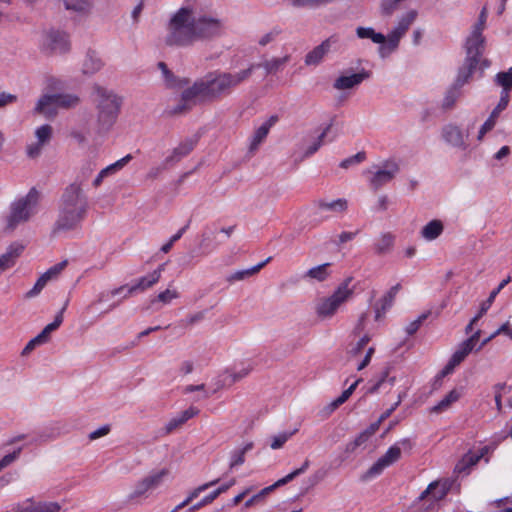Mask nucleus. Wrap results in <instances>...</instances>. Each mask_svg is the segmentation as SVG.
I'll use <instances>...</instances> for the list:
<instances>
[{
  "label": "nucleus",
  "instance_id": "obj_11",
  "mask_svg": "<svg viewBox=\"0 0 512 512\" xmlns=\"http://www.w3.org/2000/svg\"><path fill=\"white\" fill-rule=\"evenodd\" d=\"M484 50H485V37L483 36V34H476V33L471 32L469 37L466 39V43H465V51H466L465 60L479 64L481 57L484 53Z\"/></svg>",
  "mask_w": 512,
  "mask_h": 512
},
{
  "label": "nucleus",
  "instance_id": "obj_63",
  "mask_svg": "<svg viewBox=\"0 0 512 512\" xmlns=\"http://www.w3.org/2000/svg\"><path fill=\"white\" fill-rule=\"evenodd\" d=\"M88 134V129H72L70 132V136L79 144L86 143Z\"/></svg>",
  "mask_w": 512,
  "mask_h": 512
},
{
  "label": "nucleus",
  "instance_id": "obj_64",
  "mask_svg": "<svg viewBox=\"0 0 512 512\" xmlns=\"http://www.w3.org/2000/svg\"><path fill=\"white\" fill-rule=\"evenodd\" d=\"M371 437L370 431H363L360 433L353 442L348 445V449L353 451L358 446L364 444Z\"/></svg>",
  "mask_w": 512,
  "mask_h": 512
},
{
  "label": "nucleus",
  "instance_id": "obj_30",
  "mask_svg": "<svg viewBox=\"0 0 512 512\" xmlns=\"http://www.w3.org/2000/svg\"><path fill=\"white\" fill-rule=\"evenodd\" d=\"M236 483V480L233 478L229 482L221 485L217 489L213 490L211 493L206 495L200 502L196 503L192 506V510H197L207 504L212 503L217 497H219L222 493H225L230 487H232Z\"/></svg>",
  "mask_w": 512,
  "mask_h": 512
},
{
  "label": "nucleus",
  "instance_id": "obj_22",
  "mask_svg": "<svg viewBox=\"0 0 512 512\" xmlns=\"http://www.w3.org/2000/svg\"><path fill=\"white\" fill-rule=\"evenodd\" d=\"M158 281H159V273L151 272L150 274L139 278L134 285H132L130 287L126 286L127 293L124 295L123 298L129 297L136 291H144V290L152 287Z\"/></svg>",
  "mask_w": 512,
  "mask_h": 512
},
{
  "label": "nucleus",
  "instance_id": "obj_33",
  "mask_svg": "<svg viewBox=\"0 0 512 512\" xmlns=\"http://www.w3.org/2000/svg\"><path fill=\"white\" fill-rule=\"evenodd\" d=\"M330 266V263H324L312 267L308 271H306L303 277L305 279L316 280L318 282L325 281L331 274V272L329 271Z\"/></svg>",
  "mask_w": 512,
  "mask_h": 512
},
{
  "label": "nucleus",
  "instance_id": "obj_34",
  "mask_svg": "<svg viewBox=\"0 0 512 512\" xmlns=\"http://www.w3.org/2000/svg\"><path fill=\"white\" fill-rule=\"evenodd\" d=\"M442 232V222L440 220H432L422 228L421 235L425 240L432 241L438 238Z\"/></svg>",
  "mask_w": 512,
  "mask_h": 512
},
{
  "label": "nucleus",
  "instance_id": "obj_52",
  "mask_svg": "<svg viewBox=\"0 0 512 512\" xmlns=\"http://www.w3.org/2000/svg\"><path fill=\"white\" fill-rule=\"evenodd\" d=\"M431 312L430 311H426V312H423L422 314H420L417 319H415L414 321L410 322L406 328H405V331L408 335H413L417 332V330L420 328L421 324L430 316Z\"/></svg>",
  "mask_w": 512,
  "mask_h": 512
},
{
  "label": "nucleus",
  "instance_id": "obj_17",
  "mask_svg": "<svg viewBox=\"0 0 512 512\" xmlns=\"http://www.w3.org/2000/svg\"><path fill=\"white\" fill-rule=\"evenodd\" d=\"M33 112L44 115L46 118L55 117L57 115V107L55 106L54 94L42 95L38 99Z\"/></svg>",
  "mask_w": 512,
  "mask_h": 512
},
{
  "label": "nucleus",
  "instance_id": "obj_26",
  "mask_svg": "<svg viewBox=\"0 0 512 512\" xmlns=\"http://www.w3.org/2000/svg\"><path fill=\"white\" fill-rule=\"evenodd\" d=\"M289 60L290 56L285 55L284 57L280 58L275 57L269 60H264L263 62L254 65L256 66L255 69L263 68L266 74H274L282 70L284 66L289 62Z\"/></svg>",
  "mask_w": 512,
  "mask_h": 512
},
{
  "label": "nucleus",
  "instance_id": "obj_46",
  "mask_svg": "<svg viewBox=\"0 0 512 512\" xmlns=\"http://www.w3.org/2000/svg\"><path fill=\"white\" fill-rule=\"evenodd\" d=\"M473 348L468 345L465 341H463L458 349L452 354L451 360H453V363L461 364L465 358L472 352Z\"/></svg>",
  "mask_w": 512,
  "mask_h": 512
},
{
  "label": "nucleus",
  "instance_id": "obj_5",
  "mask_svg": "<svg viewBox=\"0 0 512 512\" xmlns=\"http://www.w3.org/2000/svg\"><path fill=\"white\" fill-rule=\"evenodd\" d=\"M94 92L98 124L102 130H109L118 117L122 101L112 91L98 85L94 87Z\"/></svg>",
  "mask_w": 512,
  "mask_h": 512
},
{
  "label": "nucleus",
  "instance_id": "obj_7",
  "mask_svg": "<svg viewBox=\"0 0 512 512\" xmlns=\"http://www.w3.org/2000/svg\"><path fill=\"white\" fill-rule=\"evenodd\" d=\"M352 280V277H347L331 296L318 302L316 313L319 317H332L337 312L338 308L352 297L354 293V287H350Z\"/></svg>",
  "mask_w": 512,
  "mask_h": 512
},
{
  "label": "nucleus",
  "instance_id": "obj_62",
  "mask_svg": "<svg viewBox=\"0 0 512 512\" xmlns=\"http://www.w3.org/2000/svg\"><path fill=\"white\" fill-rule=\"evenodd\" d=\"M486 19H487V12H486V8L484 7L479 14L477 23H475L473 26L472 32L476 33V34H483Z\"/></svg>",
  "mask_w": 512,
  "mask_h": 512
},
{
  "label": "nucleus",
  "instance_id": "obj_24",
  "mask_svg": "<svg viewBox=\"0 0 512 512\" xmlns=\"http://www.w3.org/2000/svg\"><path fill=\"white\" fill-rule=\"evenodd\" d=\"M314 206L320 211H329L336 214L345 212L348 208V202L344 198H339L330 202L320 199L314 202Z\"/></svg>",
  "mask_w": 512,
  "mask_h": 512
},
{
  "label": "nucleus",
  "instance_id": "obj_28",
  "mask_svg": "<svg viewBox=\"0 0 512 512\" xmlns=\"http://www.w3.org/2000/svg\"><path fill=\"white\" fill-rule=\"evenodd\" d=\"M494 82L497 86L502 87L500 97H504V93H506V100L509 101V91L512 88V66L507 71L498 72Z\"/></svg>",
  "mask_w": 512,
  "mask_h": 512
},
{
  "label": "nucleus",
  "instance_id": "obj_3",
  "mask_svg": "<svg viewBox=\"0 0 512 512\" xmlns=\"http://www.w3.org/2000/svg\"><path fill=\"white\" fill-rule=\"evenodd\" d=\"M88 208V197L84 193L82 183L75 181L69 184L60 198L59 213L53 233L77 229L85 219Z\"/></svg>",
  "mask_w": 512,
  "mask_h": 512
},
{
  "label": "nucleus",
  "instance_id": "obj_54",
  "mask_svg": "<svg viewBox=\"0 0 512 512\" xmlns=\"http://www.w3.org/2000/svg\"><path fill=\"white\" fill-rule=\"evenodd\" d=\"M309 466H310V461L308 459H306L300 468L295 469L291 473L287 474L285 477L279 479L278 484H280L281 486L287 484L288 482L292 481L297 476L303 474L308 469Z\"/></svg>",
  "mask_w": 512,
  "mask_h": 512
},
{
  "label": "nucleus",
  "instance_id": "obj_59",
  "mask_svg": "<svg viewBox=\"0 0 512 512\" xmlns=\"http://www.w3.org/2000/svg\"><path fill=\"white\" fill-rule=\"evenodd\" d=\"M365 159H366V153L364 151H360V152L356 153L355 155L342 160L340 163V167L347 169L351 165L359 164V163L363 162Z\"/></svg>",
  "mask_w": 512,
  "mask_h": 512
},
{
  "label": "nucleus",
  "instance_id": "obj_40",
  "mask_svg": "<svg viewBox=\"0 0 512 512\" xmlns=\"http://www.w3.org/2000/svg\"><path fill=\"white\" fill-rule=\"evenodd\" d=\"M394 240L395 238L391 233L382 234L374 244L375 252L379 255L389 253L394 245Z\"/></svg>",
  "mask_w": 512,
  "mask_h": 512
},
{
  "label": "nucleus",
  "instance_id": "obj_19",
  "mask_svg": "<svg viewBox=\"0 0 512 512\" xmlns=\"http://www.w3.org/2000/svg\"><path fill=\"white\" fill-rule=\"evenodd\" d=\"M48 45L51 50L59 53H65L70 48L68 35L61 31H50L47 34Z\"/></svg>",
  "mask_w": 512,
  "mask_h": 512
},
{
  "label": "nucleus",
  "instance_id": "obj_4",
  "mask_svg": "<svg viewBox=\"0 0 512 512\" xmlns=\"http://www.w3.org/2000/svg\"><path fill=\"white\" fill-rule=\"evenodd\" d=\"M170 474L171 472L168 468L150 471L147 475L134 483L125 497V503L127 505L143 504L150 497L152 492L164 483Z\"/></svg>",
  "mask_w": 512,
  "mask_h": 512
},
{
  "label": "nucleus",
  "instance_id": "obj_23",
  "mask_svg": "<svg viewBox=\"0 0 512 512\" xmlns=\"http://www.w3.org/2000/svg\"><path fill=\"white\" fill-rule=\"evenodd\" d=\"M157 66L162 73L167 88H181L189 83L188 79H180L177 76H175L174 73L168 69L166 63L159 62Z\"/></svg>",
  "mask_w": 512,
  "mask_h": 512
},
{
  "label": "nucleus",
  "instance_id": "obj_47",
  "mask_svg": "<svg viewBox=\"0 0 512 512\" xmlns=\"http://www.w3.org/2000/svg\"><path fill=\"white\" fill-rule=\"evenodd\" d=\"M331 126L332 124L326 126V128L321 132L318 138L306 149V151L304 152V157H310L318 151V149L323 145L324 139L327 133L329 132Z\"/></svg>",
  "mask_w": 512,
  "mask_h": 512
},
{
  "label": "nucleus",
  "instance_id": "obj_37",
  "mask_svg": "<svg viewBox=\"0 0 512 512\" xmlns=\"http://www.w3.org/2000/svg\"><path fill=\"white\" fill-rule=\"evenodd\" d=\"M54 98L57 108L70 109L80 103V98L76 94L71 93L54 94Z\"/></svg>",
  "mask_w": 512,
  "mask_h": 512
},
{
  "label": "nucleus",
  "instance_id": "obj_27",
  "mask_svg": "<svg viewBox=\"0 0 512 512\" xmlns=\"http://www.w3.org/2000/svg\"><path fill=\"white\" fill-rule=\"evenodd\" d=\"M103 66L100 57L94 52L89 51L83 61L82 72L85 75H93L97 73Z\"/></svg>",
  "mask_w": 512,
  "mask_h": 512
},
{
  "label": "nucleus",
  "instance_id": "obj_50",
  "mask_svg": "<svg viewBox=\"0 0 512 512\" xmlns=\"http://www.w3.org/2000/svg\"><path fill=\"white\" fill-rule=\"evenodd\" d=\"M35 136L37 138V142L44 145L49 142L52 136V127L48 124H44L38 127L35 131Z\"/></svg>",
  "mask_w": 512,
  "mask_h": 512
},
{
  "label": "nucleus",
  "instance_id": "obj_10",
  "mask_svg": "<svg viewBox=\"0 0 512 512\" xmlns=\"http://www.w3.org/2000/svg\"><path fill=\"white\" fill-rule=\"evenodd\" d=\"M442 139L450 146L466 150L468 148L467 139L469 133H464L459 126L456 124H446L441 129Z\"/></svg>",
  "mask_w": 512,
  "mask_h": 512
},
{
  "label": "nucleus",
  "instance_id": "obj_32",
  "mask_svg": "<svg viewBox=\"0 0 512 512\" xmlns=\"http://www.w3.org/2000/svg\"><path fill=\"white\" fill-rule=\"evenodd\" d=\"M477 65L478 64H476L475 62H469V61L464 60L462 67L459 68V71H458V74H457V77H456L454 83L457 86L462 88L469 81L471 76L473 75Z\"/></svg>",
  "mask_w": 512,
  "mask_h": 512
},
{
  "label": "nucleus",
  "instance_id": "obj_53",
  "mask_svg": "<svg viewBox=\"0 0 512 512\" xmlns=\"http://www.w3.org/2000/svg\"><path fill=\"white\" fill-rule=\"evenodd\" d=\"M395 381L396 378L394 376L389 377V368H386L380 379L371 388H369L368 393H376L385 382H388L390 386H393Z\"/></svg>",
  "mask_w": 512,
  "mask_h": 512
},
{
  "label": "nucleus",
  "instance_id": "obj_29",
  "mask_svg": "<svg viewBox=\"0 0 512 512\" xmlns=\"http://www.w3.org/2000/svg\"><path fill=\"white\" fill-rule=\"evenodd\" d=\"M67 304L56 314L54 321L44 327V329L37 335L38 340L43 344L47 343L50 339V334L57 330L63 322V313L66 309Z\"/></svg>",
  "mask_w": 512,
  "mask_h": 512
},
{
  "label": "nucleus",
  "instance_id": "obj_35",
  "mask_svg": "<svg viewBox=\"0 0 512 512\" xmlns=\"http://www.w3.org/2000/svg\"><path fill=\"white\" fill-rule=\"evenodd\" d=\"M417 15L418 13L416 10L408 11L398 20L397 25L394 27L392 31L403 37L405 33L408 31L409 27L417 18Z\"/></svg>",
  "mask_w": 512,
  "mask_h": 512
},
{
  "label": "nucleus",
  "instance_id": "obj_60",
  "mask_svg": "<svg viewBox=\"0 0 512 512\" xmlns=\"http://www.w3.org/2000/svg\"><path fill=\"white\" fill-rule=\"evenodd\" d=\"M66 9L77 12H83L88 8V2L86 0H64Z\"/></svg>",
  "mask_w": 512,
  "mask_h": 512
},
{
  "label": "nucleus",
  "instance_id": "obj_48",
  "mask_svg": "<svg viewBox=\"0 0 512 512\" xmlns=\"http://www.w3.org/2000/svg\"><path fill=\"white\" fill-rule=\"evenodd\" d=\"M126 289V285L120 286L118 288H115L111 291H102L98 294L97 299L93 301L90 305H88L87 309H92L95 305L107 301L109 298L114 297L116 295H119L122 293L123 290Z\"/></svg>",
  "mask_w": 512,
  "mask_h": 512
},
{
  "label": "nucleus",
  "instance_id": "obj_43",
  "mask_svg": "<svg viewBox=\"0 0 512 512\" xmlns=\"http://www.w3.org/2000/svg\"><path fill=\"white\" fill-rule=\"evenodd\" d=\"M461 95V87L457 86L455 83L451 85V87L446 91L445 96L442 101V107L445 110L451 109L456 103L457 99Z\"/></svg>",
  "mask_w": 512,
  "mask_h": 512
},
{
  "label": "nucleus",
  "instance_id": "obj_21",
  "mask_svg": "<svg viewBox=\"0 0 512 512\" xmlns=\"http://www.w3.org/2000/svg\"><path fill=\"white\" fill-rule=\"evenodd\" d=\"M487 448L484 447L480 453H473L468 452L466 453L462 459L456 464L455 466V472L457 473H469V470L471 467L475 466L480 459L484 456L486 453Z\"/></svg>",
  "mask_w": 512,
  "mask_h": 512
},
{
  "label": "nucleus",
  "instance_id": "obj_57",
  "mask_svg": "<svg viewBox=\"0 0 512 512\" xmlns=\"http://www.w3.org/2000/svg\"><path fill=\"white\" fill-rule=\"evenodd\" d=\"M49 282L46 276L43 274L38 278L32 289H30L26 294V298H34L40 294L46 284Z\"/></svg>",
  "mask_w": 512,
  "mask_h": 512
},
{
  "label": "nucleus",
  "instance_id": "obj_1",
  "mask_svg": "<svg viewBox=\"0 0 512 512\" xmlns=\"http://www.w3.org/2000/svg\"><path fill=\"white\" fill-rule=\"evenodd\" d=\"M224 33L222 19L207 13H196L190 7H181L167 24L165 44L170 47H191L197 41H211Z\"/></svg>",
  "mask_w": 512,
  "mask_h": 512
},
{
  "label": "nucleus",
  "instance_id": "obj_8",
  "mask_svg": "<svg viewBox=\"0 0 512 512\" xmlns=\"http://www.w3.org/2000/svg\"><path fill=\"white\" fill-rule=\"evenodd\" d=\"M410 450L412 443L405 438L391 446L386 453L380 457L366 472L364 479H369L380 475L383 470L395 463L401 456V450Z\"/></svg>",
  "mask_w": 512,
  "mask_h": 512
},
{
  "label": "nucleus",
  "instance_id": "obj_16",
  "mask_svg": "<svg viewBox=\"0 0 512 512\" xmlns=\"http://www.w3.org/2000/svg\"><path fill=\"white\" fill-rule=\"evenodd\" d=\"M508 103H509V101L506 100V94L504 95V97H500V100H499L497 106L492 110V112L489 115V117L487 118V120L480 127L478 135H477L478 141H482L485 134L488 133L489 131H491L495 127L497 118L499 117L500 113L506 109V107L508 106Z\"/></svg>",
  "mask_w": 512,
  "mask_h": 512
},
{
  "label": "nucleus",
  "instance_id": "obj_38",
  "mask_svg": "<svg viewBox=\"0 0 512 512\" xmlns=\"http://www.w3.org/2000/svg\"><path fill=\"white\" fill-rule=\"evenodd\" d=\"M356 35L360 39H371L372 42L382 44L385 42L386 37L382 33L376 32L371 27H357Z\"/></svg>",
  "mask_w": 512,
  "mask_h": 512
},
{
  "label": "nucleus",
  "instance_id": "obj_36",
  "mask_svg": "<svg viewBox=\"0 0 512 512\" xmlns=\"http://www.w3.org/2000/svg\"><path fill=\"white\" fill-rule=\"evenodd\" d=\"M461 397V392L457 389L451 390L441 401L431 408L433 413H441L447 410L454 402Z\"/></svg>",
  "mask_w": 512,
  "mask_h": 512
},
{
  "label": "nucleus",
  "instance_id": "obj_18",
  "mask_svg": "<svg viewBox=\"0 0 512 512\" xmlns=\"http://www.w3.org/2000/svg\"><path fill=\"white\" fill-rule=\"evenodd\" d=\"M278 121V117L276 115H272L266 122H264L256 131L254 132L250 146L249 151L254 152L258 149L259 145L264 141V139L267 137L271 127L275 125V123Z\"/></svg>",
  "mask_w": 512,
  "mask_h": 512
},
{
  "label": "nucleus",
  "instance_id": "obj_49",
  "mask_svg": "<svg viewBox=\"0 0 512 512\" xmlns=\"http://www.w3.org/2000/svg\"><path fill=\"white\" fill-rule=\"evenodd\" d=\"M296 430L292 432H282L278 435H275L271 438L270 447L273 450H277L283 447V445L288 441L290 437L295 434Z\"/></svg>",
  "mask_w": 512,
  "mask_h": 512
},
{
  "label": "nucleus",
  "instance_id": "obj_2",
  "mask_svg": "<svg viewBox=\"0 0 512 512\" xmlns=\"http://www.w3.org/2000/svg\"><path fill=\"white\" fill-rule=\"evenodd\" d=\"M255 65L236 73L213 71L196 80L191 87L184 90L185 99L212 101L229 95L233 89L246 81L255 70Z\"/></svg>",
  "mask_w": 512,
  "mask_h": 512
},
{
  "label": "nucleus",
  "instance_id": "obj_25",
  "mask_svg": "<svg viewBox=\"0 0 512 512\" xmlns=\"http://www.w3.org/2000/svg\"><path fill=\"white\" fill-rule=\"evenodd\" d=\"M271 259H272V257H268L264 261L254 265L248 269L235 271L227 277V281L232 283V282L241 281L250 276H253V275L257 274L263 267H265L271 261Z\"/></svg>",
  "mask_w": 512,
  "mask_h": 512
},
{
  "label": "nucleus",
  "instance_id": "obj_6",
  "mask_svg": "<svg viewBox=\"0 0 512 512\" xmlns=\"http://www.w3.org/2000/svg\"><path fill=\"white\" fill-rule=\"evenodd\" d=\"M39 201V193L35 188L14 201L10 206L5 231H13L19 224L27 222L35 213Z\"/></svg>",
  "mask_w": 512,
  "mask_h": 512
},
{
  "label": "nucleus",
  "instance_id": "obj_15",
  "mask_svg": "<svg viewBox=\"0 0 512 512\" xmlns=\"http://www.w3.org/2000/svg\"><path fill=\"white\" fill-rule=\"evenodd\" d=\"M335 41L333 37L327 38L322 41L321 44L313 48L310 52H308L304 58V63L307 66H318L326 56V54L330 51L332 43Z\"/></svg>",
  "mask_w": 512,
  "mask_h": 512
},
{
  "label": "nucleus",
  "instance_id": "obj_12",
  "mask_svg": "<svg viewBox=\"0 0 512 512\" xmlns=\"http://www.w3.org/2000/svg\"><path fill=\"white\" fill-rule=\"evenodd\" d=\"M371 72L361 69L357 73L340 75L333 83L336 90H348L359 86L364 80L369 79Z\"/></svg>",
  "mask_w": 512,
  "mask_h": 512
},
{
  "label": "nucleus",
  "instance_id": "obj_61",
  "mask_svg": "<svg viewBox=\"0 0 512 512\" xmlns=\"http://www.w3.org/2000/svg\"><path fill=\"white\" fill-rule=\"evenodd\" d=\"M67 260L61 261L54 266L50 267L46 272L43 273L44 276L50 281L56 278L67 266Z\"/></svg>",
  "mask_w": 512,
  "mask_h": 512
},
{
  "label": "nucleus",
  "instance_id": "obj_45",
  "mask_svg": "<svg viewBox=\"0 0 512 512\" xmlns=\"http://www.w3.org/2000/svg\"><path fill=\"white\" fill-rule=\"evenodd\" d=\"M196 143L197 140L186 139L185 141L181 142L177 147H175L173 149V152L181 160L182 158L186 157L188 154L192 152Z\"/></svg>",
  "mask_w": 512,
  "mask_h": 512
},
{
  "label": "nucleus",
  "instance_id": "obj_20",
  "mask_svg": "<svg viewBox=\"0 0 512 512\" xmlns=\"http://www.w3.org/2000/svg\"><path fill=\"white\" fill-rule=\"evenodd\" d=\"M401 288L400 284H396L380 300V305L375 306V319L379 320L385 312L390 309L394 303L395 297Z\"/></svg>",
  "mask_w": 512,
  "mask_h": 512
},
{
  "label": "nucleus",
  "instance_id": "obj_31",
  "mask_svg": "<svg viewBox=\"0 0 512 512\" xmlns=\"http://www.w3.org/2000/svg\"><path fill=\"white\" fill-rule=\"evenodd\" d=\"M402 36L398 35L397 33L391 31L385 42L381 44V46L378 49L379 55L381 58H385L388 55H390L393 51H395L399 45V42L401 40Z\"/></svg>",
  "mask_w": 512,
  "mask_h": 512
},
{
  "label": "nucleus",
  "instance_id": "obj_58",
  "mask_svg": "<svg viewBox=\"0 0 512 512\" xmlns=\"http://www.w3.org/2000/svg\"><path fill=\"white\" fill-rule=\"evenodd\" d=\"M370 340L371 338L368 334L363 335L355 344L351 345V348L349 349V354L351 356L359 355Z\"/></svg>",
  "mask_w": 512,
  "mask_h": 512
},
{
  "label": "nucleus",
  "instance_id": "obj_56",
  "mask_svg": "<svg viewBox=\"0 0 512 512\" xmlns=\"http://www.w3.org/2000/svg\"><path fill=\"white\" fill-rule=\"evenodd\" d=\"M402 0H382L380 4V11L383 16H391L398 8Z\"/></svg>",
  "mask_w": 512,
  "mask_h": 512
},
{
  "label": "nucleus",
  "instance_id": "obj_13",
  "mask_svg": "<svg viewBox=\"0 0 512 512\" xmlns=\"http://www.w3.org/2000/svg\"><path fill=\"white\" fill-rule=\"evenodd\" d=\"M61 510V505L55 501L27 499L23 504L18 505L15 512H61Z\"/></svg>",
  "mask_w": 512,
  "mask_h": 512
},
{
  "label": "nucleus",
  "instance_id": "obj_39",
  "mask_svg": "<svg viewBox=\"0 0 512 512\" xmlns=\"http://www.w3.org/2000/svg\"><path fill=\"white\" fill-rule=\"evenodd\" d=\"M254 447L253 442H247L243 447L235 449L231 453L230 469L242 465L245 462V454Z\"/></svg>",
  "mask_w": 512,
  "mask_h": 512
},
{
  "label": "nucleus",
  "instance_id": "obj_55",
  "mask_svg": "<svg viewBox=\"0 0 512 512\" xmlns=\"http://www.w3.org/2000/svg\"><path fill=\"white\" fill-rule=\"evenodd\" d=\"M179 294L176 290L166 289L165 291L160 292L156 298L151 300V303L161 302L163 304H169L173 299H177Z\"/></svg>",
  "mask_w": 512,
  "mask_h": 512
},
{
  "label": "nucleus",
  "instance_id": "obj_44",
  "mask_svg": "<svg viewBox=\"0 0 512 512\" xmlns=\"http://www.w3.org/2000/svg\"><path fill=\"white\" fill-rule=\"evenodd\" d=\"M281 485L278 484V480L268 486V487H265L263 488L260 492H258L257 494L253 495L251 498H249L245 504H244V507L245 508H250L251 506L255 505V504H258L260 502H262L264 500V498L269 494L271 493L272 491H274L277 487H280Z\"/></svg>",
  "mask_w": 512,
  "mask_h": 512
},
{
  "label": "nucleus",
  "instance_id": "obj_14",
  "mask_svg": "<svg viewBox=\"0 0 512 512\" xmlns=\"http://www.w3.org/2000/svg\"><path fill=\"white\" fill-rule=\"evenodd\" d=\"M451 488V483L449 481H433L431 482L427 488L419 495L418 499L420 501L426 499L427 497H431L433 501H439L446 497L449 490Z\"/></svg>",
  "mask_w": 512,
  "mask_h": 512
},
{
  "label": "nucleus",
  "instance_id": "obj_9",
  "mask_svg": "<svg viewBox=\"0 0 512 512\" xmlns=\"http://www.w3.org/2000/svg\"><path fill=\"white\" fill-rule=\"evenodd\" d=\"M400 167L394 160H386L382 167L376 171L365 170L363 174H370L369 184L373 190H378L385 184L391 182L399 173Z\"/></svg>",
  "mask_w": 512,
  "mask_h": 512
},
{
  "label": "nucleus",
  "instance_id": "obj_41",
  "mask_svg": "<svg viewBox=\"0 0 512 512\" xmlns=\"http://www.w3.org/2000/svg\"><path fill=\"white\" fill-rule=\"evenodd\" d=\"M361 382V379H357L353 384H351L346 390H344L339 397L333 400L328 406L327 410L331 413L336 410L340 405L345 403L349 397L352 395L358 384Z\"/></svg>",
  "mask_w": 512,
  "mask_h": 512
},
{
  "label": "nucleus",
  "instance_id": "obj_51",
  "mask_svg": "<svg viewBox=\"0 0 512 512\" xmlns=\"http://www.w3.org/2000/svg\"><path fill=\"white\" fill-rule=\"evenodd\" d=\"M195 100L196 99H185L184 98V91L182 92L181 94V101L179 104H177L176 106H174L172 109H171V114L173 115H176V114H182L184 112H187L191 109L192 105L195 104Z\"/></svg>",
  "mask_w": 512,
  "mask_h": 512
},
{
  "label": "nucleus",
  "instance_id": "obj_42",
  "mask_svg": "<svg viewBox=\"0 0 512 512\" xmlns=\"http://www.w3.org/2000/svg\"><path fill=\"white\" fill-rule=\"evenodd\" d=\"M132 158L133 157L131 154H127L126 156L122 157L121 159L117 160L116 162L103 168L101 170V172H102V174H104V176L106 178L111 177V176L117 174L119 171H121L132 160Z\"/></svg>",
  "mask_w": 512,
  "mask_h": 512
}]
</instances>
